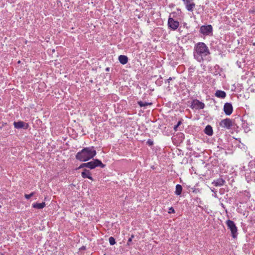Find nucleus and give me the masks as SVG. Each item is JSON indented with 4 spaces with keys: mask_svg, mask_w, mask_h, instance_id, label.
<instances>
[{
    "mask_svg": "<svg viewBox=\"0 0 255 255\" xmlns=\"http://www.w3.org/2000/svg\"><path fill=\"white\" fill-rule=\"evenodd\" d=\"M210 51L207 45L204 42H199L195 44L193 49V56L198 62L210 61L211 60Z\"/></svg>",
    "mask_w": 255,
    "mask_h": 255,
    "instance_id": "nucleus-1",
    "label": "nucleus"
},
{
    "mask_svg": "<svg viewBox=\"0 0 255 255\" xmlns=\"http://www.w3.org/2000/svg\"><path fill=\"white\" fill-rule=\"evenodd\" d=\"M96 155V151L94 146L85 147L78 152L75 157L80 161H87L93 158Z\"/></svg>",
    "mask_w": 255,
    "mask_h": 255,
    "instance_id": "nucleus-2",
    "label": "nucleus"
},
{
    "mask_svg": "<svg viewBox=\"0 0 255 255\" xmlns=\"http://www.w3.org/2000/svg\"><path fill=\"white\" fill-rule=\"evenodd\" d=\"M228 228L230 230L233 238H235L237 236V228L235 223L230 220L226 221Z\"/></svg>",
    "mask_w": 255,
    "mask_h": 255,
    "instance_id": "nucleus-3",
    "label": "nucleus"
},
{
    "mask_svg": "<svg viewBox=\"0 0 255 255\" xmlns=\"http://www.w3.org/2000/svg\"><path fill=\"white\" fill-rule=\"evenodd\" d=\"M98 166L104 168L105 167V165L103 164L101 161L97 159L87 162V168H90V169H94Z\"/></svg>",
    "mask_w": 255,
    "mask_h": 255,
    "instance_id": "nucleus-4",
    "label": "nucleus"
},
{
    "mask_svg": "<svg viewBox=\"0 0 255 255\" xmlns=\"http://www.w3.org/2000/svg\"><path fill=\"white\" fill-rule=\"evenodd\" d=\"M219 125L222 128L230 129L233 126L234 124L232 120L229 118H226L225 119L222 120L220 122Z\"/></svg>",
    "mask_w": 255,
    "mask_h": 255,
    "instance_id": "nucleus-5",
    "label": "nucleus"
},
{
    "mask_svg": "<svg viewBox=\"0 0 255 255\" xmlns=\"http://www.w3.org/2000/svg\"><path fill=\"white\" fill-rule=\"evenodd\" d=\"M213 32V27L211 25H202L200 27V32L204 35H209Z\"/></svg>",
    "mask_w": 255,
    "mask_h": 255,
    "instance_id": "nucleus-6",
    "label": "nucleus"
},
{
    "mask_svg": "<svg viewBox=\"0 0 255 255\" xmlns=\"http://www.w3.org/2000/svg\"><path fill=\"white\" fill-rule=\"evenodd\" d=\"M205 107V104L199 100L195 99L193 100L191 103V108L192 109L201 110Z\"/></svg>",
    "mask_w": 255,
    "mask_h": 255,
    "instance_id": "nucleus-7",
    "label": "nucleus"
},
{
    "mask_svg": "<svg viewBox=\"0 0 255 255\" xmlns=\"http://www.w3.org/2000/svg\"><path fill=\"white\" fill-rule=\"evenodd\" d=\"M188 11L192 12L195 7V3L193 0H182Z\"/></svg>",
    "mask_w": 255,
    "mask_h": 255,
    "instance_id": "nucleus-8",
    "label": "nucleus"
},
{
    "mask_svg": "<svg viewBox=\"0 0 255 255\" xmlns=\"http://www.w3.org/2000/svg\"><path fill=\"white\" fill-rule=\"evenodd\" d=\"M14 127L17 129H27L29 125L27 123H24L22 121L14 122L13 123Z\"/></svg>",
    "mask_w": 255,
    "mask_h": 255,
    "instance_id": "nucleus-9",
    "label": "nucleus"
},
{
    "mask_svg": "<svg viewBox=\"0 0 255 255\" xmlns=\"http://www.w3.org/2000/svg\"><path fill=\"white\" fill-rule=\"evenodd\" d=\"M168 25L170 28L175 30L179 25V22L177 21L174 20L173 18L169 17L168 20Z\"/></svg>",
    "mask_w": 255,
    "mask_h": 255,
    "instance_id": "nucleus-10",
    "label": "nucleus"
},
{
    "mask_svg": "<svg viewBox=\"0 0 255 255\" xmlns=\"http://www.w3.org/2000/svg\"><path fill=\"white\" fill-rule=\"evenodd\" d=\"M233 108L232 105L229 103H226L224 106V111L226 115L229 116L233 112Z\"/></svg>",
    "mask_w": 255,
    "mask_h": 255,
    "instance_id": "nucleus-11",
    "label": "nucleus"
},
{
    "mask_svg": "<svg viewBox=\"0 0 255 255\" xmlns=\"http://www.w3.org/2000/svg\"><path fill=\"white\" fill-rule=\"evenodd\" d=\"M91 172L89 170L84 169L81 173L82 177L84 178H88L91 180H93V178L91 175Z\"/></svg>",
    "mask_w": 255,
    "mask_h": 255,
    "instance_id": "nucleus-12",
    "label": "nucleus"
},
{
    "mask_svg": "<svg viewBox=\"0 0 255 255\" xmlns=\"http://www.w3.org/2000/svg\"><path fill=\"white\" fill-rule=\"evenodd\" d=\"M225 183V181L221 178H218L216 180H214L212 182V184L215 186H222Z\"/></svg>",
    "mask_w": 255,
    "mask_h": 255,
    "instance_id": "nucleus-13",
    "label": "nucleus"
},
{
    "mask_svg": "<svg viewBox=\"0 0 255 255\" xmlns=\"http://www.w3.org/2000/svg\"><path fill=\"white\" fill-rule=\"evenodd\" d=\"M215 95L220 98H225L226 96V93L225 92L221 90H217L216 91Z\"/></svg>",
    "mask_w": 255,
    "mask_h": 255,
    "instance_id": "nucleus-14",
    "label": "nucleus"
},
{
    "mask_svg": "<svg viewBox=\"0 0 255 255\" xmlns=\"http://www.w3.org/2000/svg\"><path fill=\"white\" fill-rule=\"evenodd\" d=\"M46 206L45 202H42L40 203H34L32 204V206L33 208L38 209H42Z\"/></svg>",
    "mask_w": 255,
    "mask_h": 255,
    "instance_id": "nucleus-15",
    "label": "nucleus"
},
{
    "mask_svg": "<svg viewBox=\"0 0 255 255\" xmlns=\"http://www.w3.org/2000/svg\"><path fill=\"white\" fill-rule=\"evenodd\" d=\"M119 60L122 64L125 65L128 63V58L127 56L121 55L119 56Z\"/></svg>",
    "mask_w": 255,
    "mask_h": 255,
    "instance_id": "nucleus-16",
    "label": "nucleus"
},
{
    "mask_svg": "<svg viewBox=\"0 0 255 255\" xmlns=\"http://www.w3.org/2000/svg\"><path fill=\"white\" fill-rule=\"evenodd\" d=\"M204 132L208 135H212L213 133L212 127L210 125L207 126L204 129Z\"/></svg>",
    "mask_w": 255,
    "mask_h": 255,
    "instance_id": "nucleus-17",
    "label": "nucleus"
},
{
    "mask_svg": "<svg viewBox=\"0 0 255 255\" xmlns=\"http://www.w3.org/2000/svg\"><path fill=\"white\" fill-rule=\"evenodd\" d=\"M182 191V187L180 184H177L176 186L175 194L177 195H180Z\"/></svg>",
    "mask_w": 255,
    "mask_h": 255,
    "instance_id": "nucleus-18",
    "label": "nucleus"
},
{
    "mask_svg": "<svg viewBox=\"0 0 255 255\" xmlns=\"http://www.w3.org/2000/svg\"><path fill=\"white\" fill-rule=\"evenodd\" d=\"M137 104L140 107H145V106H147L148 105H152V103H147V102H143L141 101H138L137 102Z\"/></svg>",
    "mask_w": 255,
    "mask_h": 255,
    "instance_id": "nucleus-19",
    "label": "nucleus"
},
{
    "mask_svg": "<svg viewBox=\"0 0 255 255\" xmlns=\"http://www.w3.org/2000/svg\"><path fill=\"white\" fill-rule=\"evenodd\" d=\"M109 241L111 245H114L116 244L115 239L113 237H110L109 239Z\"/></svg>",
    "mask_w": 255,
    "mask_h": 255,
    "instance_id": "nucleus-20",
    "label": "nucleus"
},
{
    "mask_svg": "<svg viewBox=\"0 0 255 255\" xmlns=\"http://www.w3.org/2000/svg\"><path fill=\"white\" fill-rule=\"evenodd\" d=\"M34 192H31L29 194H25L24 197L26 199H29L30 198H31V197H32L34 195Z\"/></svg>",
    "mask_w": 255,
    "mask_h": 255,
    "instance_id": "nucleus-21",
    "label": "nucleus"
},
{
    "mask_svg": "<svg viewBox=\"0 0 255 255\" xmlns=\"http://www.w3.org/2000/svg\"><path fill=\"white\" fill-rule=\"evenodd\" d=\"M133 237H134V236L133 235H131V237L128 239V242H127V245L128 246L131 245L132 240Z\"/></svg>",
    "mask_w": 255,
    "mask_h": 255,
    "instance_id": "nucleus-22",
    "label": "nucleus"
},
{
    "mask_svg": "<svg viewBox=\"0 0 255 255\" xmlns=\"http://www.w3.org/2000/svg\"><path fill=\"white\" fill-rule=\"evenodd\" d=\"M87 167V162L81 164L78 167V169Z\"/></svg>",
    "mask_w": 255,
    "mask_h": 255,
    "instance_id": "nucleus-23",
    "label": "nucleus"
},
{
    "mask_svg": "<svg viewBox=\"0 0 255 255\" xmlns=\"http://www.w3.org/2000/svg\"><path fill=\"white\" fill-rule=\"evenodd\" d=\"M168 213L169 214H171V213H175V210L174 209V208L173 207H170L169 209V212Z\"/></svg>",
    "mask_w": 255,
    "mask_h": 255,
    "instance_id": "nucleus-24",
    "label": "nucleus"
},
{
    "mask_svg": "<svg viewBox=\"0 0 255 255\" xmlns=\"http://www.w3.org/2000/svg\"><path fill=\"white\" fill-rule=\"evenodd\" d=\"M147 143L149 145H152L153 144V141L150 140H148L147 142Z\"/></svg>",
    "mask_w": 255,
    "mask_h": 255,
    "instance_id": "nucleus-25",
    "label": "nucleus"
},
{
    "mask_svg": "<svg viewBox=\"0 0 255 255\" xmlns=\"http://www.w3.org/2000/svg\"><path fill=\"white\" fill-rule=\"evenodd\" d=\"M182 120H180L179 121L177 124L176 125L178 127H179L181 124H182Z\"/></svg>",
    "mask_w": 255,
    "mask_h": 255,
    "instance_id": "nucleus-26",
    "label": "nucleus"
},
{
    "mask_svg": "<svg viewBox=\"0 0 255 255\" xmlns=\"http://www.w3.org/2000/svg\"><path fill=\"white\" fill-rule=\"evenodd\" d=\"M178 128V127L177 125H176V126H174V129L175 131H177V130H178V129H177V128Z\"/></svg>",
    "mask_w": 255,
    "mask_h": 255,
    "instance_id": "nucleus-27",
    "label": "nucleus"
},
{
    "mask_svg": "<svg viewBox=\"0 0 255 255\" xmlns=\"http://www.w3.org/2000/svg\"><path fill=\"white\" fill-rule=\"evenodd\" d=\"M172 78L171 77H170L169 78H168V79H167V81L169 83L170 82V81L172 80Z\"/></svg>",
    "mask_w": 255,
    "mask_h": 255,
    "instance_id": "nucleus-28",
    "label": "nucleus"
},
{
    "mask_svg": "<svg viewBox=\"0 0 255 255\" xmlns=\"http://www.w3.org/2000/svg\"><path fill=\"white\" fill-rule=\"evenodd\" d=\"M106 71H109V68H106Z\"/></svg>",
    "mask_w": 255,
    "mask_h": 255,
    "instance_id": "nucleus-29",
    "label": "nucleus"
},
{
    "mask_svg": "<svg viewBox=\"0 0 255 255\" xmlns=\"http://www.w3.org/2000/svg\"><path fill=\"white\" fill-rule=\"evenodd\" d=\"M1 207V205H0V208Z\"/></svg>",
    "mask_w": 255,
    "mask_h": 255,
    "instance_id": "nucleus-30",
    "label": "nucleus"
}]
</instances>
